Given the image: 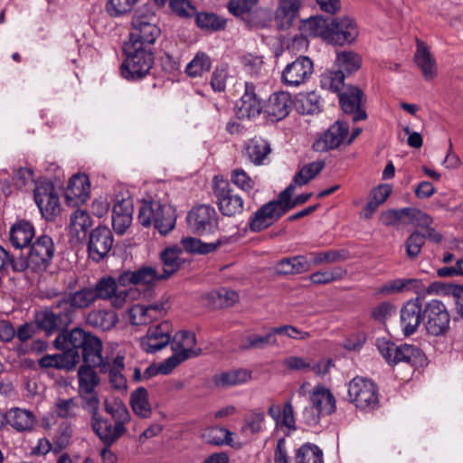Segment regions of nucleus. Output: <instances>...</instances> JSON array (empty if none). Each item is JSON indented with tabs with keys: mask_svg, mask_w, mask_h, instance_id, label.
I'll use <instances>...</instances> for the list:
<instances>
[{
	"mask_svg": "<svg viewBox=\"0 0 463 463\" xmlns=\"http://www.w3.org/2000/svg\"><path fill=\"white\" fill-rule=\"evenodd\" d=\"M212 67V61L205 52H197L193 60L186 65L185 72L188 76L195 78L208 72Z\"/></svg>",
	"mask_w": 463,
	"mask_h": 463,
	"instance_id": "8fccbe9b",
	"label": "nucleus"
},
{
	"mask_svg": "<svg viewBox=\"0 0 463 463\" xmlns=\"http://www.w3.org/2000/svg\"><path fill=\"white\" fill-rule=\"evenodd\" d=\"M138 0H109L106 10L110 16L118 17L129 13Z\"/></svg>",
	"mask_w": 463,
	"mask_h": 463,
	"instance_id": "338daca9",
	"label": "nucleus"
},
{
	"mask_svg": "<svg viewBox=\"0 0 463 463\" xmlns=\"http://www.w3.org/2000/svg\"><path fill=\"white\" fill-rule=\"evenodd\" d=\"M7 423L18 433L31 432L37 424L34 413L27 409L12 407L6 411Z\"/></svg>",
	"mask_w": 463,
	"mask_h": 463,
	"instance_id": "c756f323",
	"label": "nucleus"
},
{
	"mask_svg": "<svg viewBox=\"0 0 463 463\" xmlns=\"http://www.w3.org/2000/svg\"><path fill=\"white\" fill-rule=\"evenodd\" d=\"M292 103L291 95L288 91L275 92L269 96L263 113L268 120L278 122L289 114Z\"/></svg>",
	"mask_w": 463,
	"mask_h": 463,
	"instance_id": "cd10ccee",
	"label": "nucleus"
},
{
	"mask_svg": "<svg viewBox=\"0 0 463 463\" xmlns=\"http://www.w3.org/2000/svg\"><path fill=\"white\" fill-rule=\"evenodd\" d=\"M402 224H413L419 227H428L433 222L431 216L415 207L402 208Z\"/></svg>",
	"mask_w": 463,
	"mask_h": 463,
	"instance_id": "3c124183",
	"label": "nucleus"
},
{
	"mask_svg": "<svg viewBox=\"0 0 463 463\" xmlns=\"http://www.w3.org/2000/svg\"><path fill=\"white\" fill-rule=\"evenodd\" d=\"M424 290V284L418 279H395L387 281L377 289L383 296L397 294L404 291H412L420 294Z\"/></svg>",
	"mask_w": 463,
	"mask_h": 463,
	"instance_id": "72a5a7b5",
	"label": "nucleus"
},
{
	"mask_svg": "<svg viewBox=\"0 0 463 463\" xmlns=\"http://www.w3.org/2000/svg\"><path fill=\"white\" fill-rule=\"evenodd\" d=\"M182 250L176 247L166 248L160 254V260L163 265V273H161L164 279H168L175 273L182 265L180 254Z\"/></svg>",
	"mask_w": 463,
	"mask_h": 463,
	"instance_id": "c03bdc74",
	"label": "nucleus"
},
{
	"mask_svg": "<svg viewBox=\"0 0 463 463\" xmlns=\"http://www.w3.org/2000/svg\"><path fill=\"white\" fill-rule=\"evenodd\" d=\"M424 304L420 297L406 301L401 308V327L406 336L413 335L424 322Z\"/></svg>",
	"mask_w": 463,
	"mask_h": 463,
	"instance_id": "5701e85b",
	"label": "nucleus"
},
{
	"mask_svg": "<svg viewBox=\"0 0 463 463\" xmlns=\"http://www.w3.org/2000/svg\"><path fill=\"white\" fill-rule=\"evenodd\" d=\"M130 405L137 416L144 419L150 417L151 404L148 401V392L144 387H139L131 393Z\"/></svg>",
	"mask_w": 463,
	"mask_h": 463,
	"instance_id": "a18cd8bd",
	"label": "nucleus"
},
{
	"mask_svg": "<svg viewBox=\"0 0 463 463\" xmlns=\"http://www.w3.org/2000/svg\"><path fill=\"white\" fill-rule=\"evenodd\" d=\"M190 230L197 235L215 232L219 227V217L213 206L200 204L193 207L186 217Z\"/></svg>",
	"mask_w": 463,
	"mask_h": 463,
	"instance_id": "4468645a",
	"label": "nucleus"
},
{
	"mask_svg": "<svg viewBox=\"0 0 463 463\" xmlns=\"http://www.w3.org/2000/svg\"><path fill=\"white\" fill-rule=\"evenodd\" d=\"M271 148L269 143L260 137L251 138L246 146V156L254 165L263 164L264 159L270 154Z\"/></svg>",
	"mask_w": 463,
	"mask_h": 463,
	"instance_id": "79ce46f5",
	"label": "nucleus"
},
{
	"mask_svg": "<svg viewBox=\"0 0 463 463\" xmlns=\"http://www.w3.org/2000/svg\"><path fill=\"white\" fill-rule=\"evenodd\" d=\"M314 73V63L307 56H299L287 64L281 72V82L290 88L307 83Z\"/></svg>",
	"mask_w": 463,
	"mask_h": 463,
	"instance_id": "f3484780",
	"label": "nucleus"
},
{
	"mask_svg": "<svg viewBox=\"0 0 463 463\" xmlns=\"http://www.w3.org/2000/svg\"><path fill=\"white\" fill-rule=\"evenodd\" d=\"M162 279L161 273L150 266L141 267L134 271L126 270L118 277L119 286L125 288L131 285H151Z\"/></svg>",
	"mask_w": 463,
	"mask_h": 463,
	"instance_id": "c85d7f7f",
	"label": "nucleus"
},
{
	"mask_svg": "<svg viewBox=\"0 0 463 463\" xmlns=\"http://www.w3.org/2000/svg\"><path fill=\"white\" fill-rule=\"evenodd\" d=\"M296 463H324L322 450L314 444H304L296 454Z\"/></svg>",
	"mask_w": 463,
	"mask_h": 463,
	"instance_id": "13d9d810",
	"label": "nucleus"
},
{
	"mask_svg": "<svg viewBox=\"0 0 463 463\" xmlns=\"http://www.w3.org/2000/svg\"><path fill=\"white\" fill-rule=\"evenodd\" d=\"M92 226V220L90 213L85 210L78 209L72 213L70 220V232L78 238L80 233H86L88 229Z\"/></svg>",
	"mask_w": 463,
	"mask_h": 463,
	"instance_id": "09e8293b",
	"label": "nucleus"
},
{
	"mask_svg": "<svg viewBox=\"0 0 463 463\" xmlns=\"http://www.w3.org/2000/svg\"><path fill=\"white\" fill-rule=\"evenodd\" d=\"M33 321L39 329L43 330L46 335H52L55 333L66 334L65 331L73 318L71 311L56 307V302L50 308L42 309L34 314Z\"/></svg>",
	"mask_w": 463,
	"mask_h": 463,
	"instance_id": "f8f14e48",
	"label": "nucleus"
},
{
	"mask_svg": "<svg viewBox=\"0 0 463 463\" xmlns=\"http://www.w3.org/2000/svg\"><path fill=\"white\" fill-rule=\"evenodd\" d=\"M195 21L198 27L210 32L222 30L226 25V20L213 13H198Z\"/></svg>",
	"mask_w": 463,
	"mask_h": 463,
	"instance_id": "5fc2aeb1",
	"label": "nucleus"
},
{
	"mask_svg": "<svg viewBox=\"0 0 463 463\" xmlns=\"http://www.w3.org/2000/svg\"><path fill=\"white\" fill-rule=\"evenodd\" d=\"M172 325L169 321L150 326L146 335L140 337V347L147 354H154L171 344Z\"/></svg>",
	"mask_w": 463,
	"mask_h": 463,
	"instance_id": "4be33fe9",
	"label": "nucleus"
},
{
	"mask_svg": "<svg viewBox=\"0 0 463 463\" xmlns=\"http://www.w3.org/2000/svg\"><path fill=\"white\" fill-rule=\"evenodd\" d=\"M347 274L345 269L335 267L331 270L316 271L309 276V280L314 285H327L342 280Z\"/></svg>",
	"mask_w": 463,
	"mask_h": 463,
	"instance_id": "603ef678",
	"label": "nucleus"
},
{
	"mask_svg": "<svg viewBox=\"0 0 463 463\" xmlns=\"http://www.w3.org/2000/svg\"><path fill=\"white\" fill-rule=\"evenodd\" d=\"M414 61L420 69L425 80L430 81L436 78L438 74L437 62L432 57L429 48L422 42L418 41Z\"/></svg>",
	"mask_w": 463,
	"mask_h": 463,
	"instance_id": "473e14b6",
	"label": "nucleus"
},
{
	"mask_svg": "<svg viewBox=\"0 0 463 463\" xmlns=\"http://www.w3.org/2000/svg\"><path fill=\"white\" fill-rule=\"evenodd\" d=\"M345 72L341 70L326 71L320 75V87L334 93H341L344 87Z\"/></svg>",
	"mask_w": 463,
	"mask_h": 463,
	"instance_id": "de8ad7c7",
	"label": "nucleus"
},
{
	"mask_svg": "<svg viewBox=\"0 0 463 463\" xmlns=\"http://www.w3.org/2000/svg\"><path fill=\"white\" fill-rule=\"evenodd\" d=\"M264 420L265 414L263 411L260 410L252 411L243 419L241 433H243L245 436H251L260 433L263 430Z\"/></svg>",
	"mask_w": 463,
	"mask_h": 463,
	"instance_id": "864d4df0",
	"label": "nucleus"
},
{
	"mask_svg": "<svg viewBox=\"0 0 463 463\" xmlns=\"http://www.w3.org/2000/svg\"><path fill=\"white\" fill-rule=\"evenodd\" d=\"M210 299L214 308H227L238 301L239 296L234 290L222 288L212 292Z\"/></svg>",
	"mask_w": 463,
	"mask_h": 463,
	"instance_id": "4d7b16f0",
	"label": "nucleus"
},
{
	"mask_svg": "<svg viewBox=\"0 0 463 463\" xmlns=\"http://www.w3.org/2000/svg\"><path fill=\"white\" fill-rule=\"evenodd\" d=\"M278 340L272 327L265 335H250L245 337L241 345L244 350L249 349H264L267 346H277Z\"/></svg>",
	"mask_w": 463,
	"mask_h": 463,
	"instance_id": "49530a36",
	"label": "nucleus"
},
{
	"mask_svg": "<svg viewBox=\"0 0 463 463\" xmlns=\"http://www.w3.org/2000/svg\"><path fill=\"white\" fill-rule=\"evenodd\" d=\"M86 322L95 329L109 331L118 324V317L113 310L94 309L88 314Z\"/></svg>",
	"mask_w": 463,
	"mask_h": 463,
	"instance_id": "ea45409f",
	"label": "nucleus"
},
{
	"mask_svg": "<svg viewBox=\"0 0 463 463\" xmlns=\"http://www.w3.org/2000/svg\"><path fill=\"white\" fill-rule=\"evenodd\" d=\"M213 192L221 213L224 216L234 217L244 211V201L231 187L229 181L221 175L213 178Z\"/></svg>",
	"mask_w": 463,
	"mask_h": 463,
	"instance_id": "9d476101",
	"label": "nucleus"
},
{
	"mask_svg": "<svg viewBox=\"0 0 463 463\" xmlns=\"http://www.w3.org/2000/svg\"><path fill=\"white\" fill-rule=\"evenodd\" d=\"M300 6V0H280L275 11L278 26L282 30L289 28L298 16Z\"/></svg>",
	"mask_w": 463,
	"mask_h": 463,
	"instance_id": "c9c22d12",
	"label": "nucleus"
},
{
	"mask_svg": "<svg viewBox=\"0 0 463 463\" xmlns=\"http://www.w3.org/2000/svg\"><path fill=\"white\" fill-rule=\"evenodd\" d=\"M359 34L355 21L349 16L330 19L327 43L343 46L353 43Z\"/></svg>",
	"mask_w": 463,
	"mask_h": 463,
	"instance_id": "6ab92c4d",
	"label": "nucleus"
},
{
	"mask_svg": "<svg viewBox=\"0 0 463 463\" xmlns=\"http://www.w3.org/2000/svg\"><path fill=\"white\" fill-rule=\"evenodd\" d=\"M330 19L321 15L312 16L303 21L301 25L302 33L308 37H320L327 43L329 34Z\"/></svg>",
	"mask_w": 463,
	"mask_h": 463,
	"instance_id": "a19ab883",
	"label": "nucleus"
},
{
	"mask_svg": "<svg viewBox=\"0 0 463 463\" xmlns=\"http://www.w3.org/2000/svg\"><path fill=\"white\" fill-rule=\"evenodd\" d=\"M378 349L389 364L405 363L412 367H421L426 364V355L414 345H396L390 341H378Z\"/></svg>",
	"mask_w": 463,
	"mask_h": 463,
	"instance_id": "423d86ee",
	"label": "nucleus"
},
{
	"mask_svg": "<svg viewBox=\"0 0 463 463\" xmlns=\"http://www.w3.org/2000/svg\"><path fill=\"white\" fill-rule=\"evenodd\" d=\"M286 213L273 200L260 207L250 218L249 228L253 232H261L275 223Z\"/></svg>",
	"mask_w": 463,
	"mask_h": 463,
	"instance_id": "393cba45",
	"label": "nucleus"
},
{
	"mask_svg": "<svg viewBox=\"0 0 463 463\" xmlns=\"http://www.w3.org/2000/svg\"><path fill=\"white\" fill-rule=\"evenodd\" d=\"M310 269L308 254L285 258L276 264L277 273L285 276L305 273Z\"/></svg>",
	"mask_w": 463,
	"mask_h": 463,
	"instance_id": "e433bc0d",
	"label": "nucleus"
},
{
	"mask_svg": "<svg viewBox=\"0 0 463 463\" xmlns=\"http://www.w3.org/2000/svg\"><path fill=\"white\" fill-rule=\"evenodd\" d=\"M323 161H316L303 166L293 178V182L298 185H304L315 178L324 168Z\"/></svg>",
	"mask_w": 463,
	"mask_h": 463,
	"instance_id": "052dcab7",
	"label": "nucleus"
},
{
	"mask_svg": "<svg viewBox=\"0 0 463 463\" xmlns=\"http://www.w3.org/2000/svg\"><path fill=\"white\" fill-rule=\"evenodd\" d=\"M79 408L76 399L58 398L52 406V411L61 419H72L76 417V411Z\"/></svg>",
	"mask_w": 463,
	"mask_h": 463,
	"instance_id": "680f3d73",
	"label": "nucleus"
},
{
	"mask_svg": "<svg viewBox=\"0 0 463 463\" xmlns=\"http://www.w3.org/2000/svg\"><path fill=\"white\" fill-rule=\"evenodd\" d=\"M70 345L80 347L83 364L78 370L79 392H90L95 391L99 383V377L94 368L103 364L101 340L90 332L75 327L71 329L69 339Z\"/></svg>",
	"mask_w": 463,
	"mask_h": 463,
	"instance_id": "f257e3e1",
	"label": "nucleus"
},
{
	"mask_svg": "<svg viewBox=\"0 0 463 463\" xmlns=\"http://www.w3.org/2000/svg\"><path fill=\"white\" fill-rule=\"evenodd\" d=\"M170 304L167 299H160L149 305L136 304L128 309L132 326H146L166 316Z\"/></svg>",
	"mask_w": 463,
	"mask_h": 463,
	"instance_id": "dca6fc26",
	"label": "nucleus"
},
{
	"mask_svg": "<svg viewBox=\"0 0 463 463\" xmlns=\"http://www.w3.org/2000/svg\"><path fill=\"white\" fill-rule=\"evenodd\" d=\"M114 237L106 226H98L89 235L87 250L89 258L95 262L102 260L111 250Z\"/></svg>",
	"mask_w": 463,
	"mask_h": 463,
	"instance_id": "aec40b11",
	"label": "nucleus"
},
{
	"mask_svg": "<svg viewBox=\"0 0 463 463\" xmlns=\"http://www.w3.org/2000/svg\"><path fill=\"white\" fill-rule=\"evenodd\" d=\"M35 231L33 225L25 220L16 222L9 232L11 244L15 249H24L32 243Z\"/></svg>",
	"mask_w": 463,
	"mask_h": 463,
	"instance_id": "f704fd0d",
	"label": "nucleus"
},
{
	"mask_svg": "<svg viewBox=\"0 0 463 463\" xmlns=\"http://www.w3.org/2000/svg\"><path fill=\"white\" fill-rule=\"evenodd\" d=\"M154 19L153 15H134L128 43L138 47L153 44L161 34L160 28L153 22Z\"/></svg>",
	"mask_w": 463,
	"mask_h": 463,
	"instance_id": "2eb2a0df",
	"label": "nucleus"
},
{
	"mask_svg": "<svg viewBox=\"0 0 463 463\" xmlns=\"http://www.w3.org/2000/svg\"><path fill=\"white\" fill-rule=\"evenodd\" d=\"M70 333L59 334L53 344L56 349L62 350L61 354H47L39 360V365L42 368H56L71 371L75 368L80 360V347H74L70 345Z\"/></svg>",
	"mask_w": 463,
	"mask_h": 463,
	"instance_id": "0eeeda50",
	"label": "nucleus"
},
{
	"mask_svg": "<svg viewBox=\"0 0 463 463\" xmlns=\"http://www.w3.org/2000/svg\"><path fill=\"white\" fill-rule=\"evenodd\" d=\"M348 133L349 125L346 122L337 120L315 138L312 148L319 153L336 149L345 144Z\"/></svg>",
	"mask_w": 463,
	"mask_h": 463,
	"instance_id": "a211bd4d",
	"label": "nucleus"
},
{
	"mask_svg": "<svg viewBox=\"0 0 463 463\" xmlns=\"http://www.w3.org/2000/svg\"><path fill=\"white\" fill-rule=\"evenodd\" d=\"M348 397L350 402L361 411H373L379 404L376 384L364 377L356 376L349 382Z\"/></svg>",
	"mask_w": 463,
	"mask_h": 463,
	"instance_id": "9b49d317",
	"label": "nucleus"
},
{
	"mask_svg": "<svg viewBox=\"0 0 463 463\" xmlns=\"http://www.w3.org/2000/svg\"><path fill=\"white\" fill-rule=\"evenodd\" d=\"M34 201L43 216L47 221H52L61 212L59 196L51 183H42L33 191Z\"/></svg>",
	"mask_w": 463,
	"mask_h": 463,
	"instance_id": "412c9836",
	"label": "nucleus"
},
{
	"mask_svg": "<svg viewBox=\"0 0 463 463\" xmlns=\"http://www.w3.org/2000/svg\"><path fill=\"white\" fill-rule=\"evenodd\" d=\"M90 194V184L84 175H74L69 181L64 195L69 205L77 206L87 201Z\"/></svg>",
	"mask_w": 463,
	"mask_h": 463,
	"instance_id": "7c9ffc66",
	"label": "nucleus"
},
{
	"mask_svg": "<svg viewBox=\"0 0 463 463\" xmlns=\"http://www.w3.org/2000/svg\"><path fill=\"white\" fill-rule=\"evenodd\" d=\"M251 374L252 372L248 369H233L213 375V382L215 386L222 388L241 385L250 382Z\"/></svg>",
	"mask_w": 463,
	"mask_h": 463,
	"instance_id": "58836bf2",
	"label": "nucleus"
},
{
	"mask_svg": "<svg viewBox=\"0 0 463 463\" xmlns=\"http://www.w3.org/2000/svg\"><path fill=\"white\" fill-rule=\"evenodd\" d=\"M261 99L255 91V85L245 82V90L239 102L236 104V116L238 119H252L263 112Z\"/></svg>",
	"mask_w": 463,
	"mask_h": 463,
	"instance_id": "a878e982",
	"label": "nucleus"
},
{
	"mask_svg": "<svg viewBox=\"0 0 463 463\" xmlns=\"http://www.w3.org/2000/svg\"><path fill=\"white\" fill-rule=\"evenodd\" d=\"M231 182L245 193H250L255 187V181L242 168L231 171Z\"/></svg>",
	"mask_w": 463,
	"mask_h": 463,
	"instance_id": "e2e57ef3",
	"label": "nucleus"
},
{
	"mask_svg": "<svg viewBox=\"0 0 463 463\" xmlns=\"http://www.w3.org/2000/svg\"><path fill=\"white\" fill-rule=\"evenodd\" d=\"M335 63L338 70L351 73L360 68L361 58L353 52H341L336 54Z\"/></svg>",
	"mask_w": 463,
	"mask_h": 463,
	"instance_id": "bf43d9fd",
	"label": "nucleus"
},
{
	"mask_svg": "<svg viewBox=\"0 0 463 463\" xmlns=\"http://www.w3.org/2000/svg\"><path fill=\"white\" fill-rule=\"evenodd\" d=\"M311 408L304 410V416L308 425H317L322 416L333 414L336 410V400L327 387L316 385L309 392Z\"/></svg>",
	"mask_w": 463,
	"mask_h": 463,
	"instance_id": "1a4fd4ad",
	"label": "nucleus"
},
{
	"mask_svg": "<svg viewBox=\"0 0 463 463\" xmlns=\"http://www.w3.org/2000/svg\"><path fill=\"white\" fill-rule=\"evenodd\" d=\"M298 102V109L302 114H313L320 110V98L314 91L301 96Z\"/></svg>",
	"mask_w": 463,
	"mask_h": 463,
	"instance_id": "69168bd1",
	"label": "nucleus"
},
{
	"mask_svg": "<svg viewBox=\"0 0 463 463\" xmlns=\"http://www.w3.org/2000/svg\"><path fill=\"white\" fill-rule=\"evenodd\" d=\"M126 59L121 65V75L127 80L146 77L154 64V54L146 47L125 43Z\"/></svg>",
	"mask_w": 463,
	"mask_h": 463,
	"instance_id": "20e7f679",
	"label": "nucleus"
},
{
	"mask_svg": "<svg viewBox=\"0 0 463 463\" xmlns=\"http://www.w3.org/2000/svg\"><path fill=\"white\" fill-rule=\"evenodd\" d=\"M310 265L319 266L345 261L350 259V252L345 249L330 250L326 251L309 252Z\"/></svg>",
	"mask_w": 463,
	"mask_h": 463,
	"instance_id": "37998d69",
	"label": "nucleus"
},
{
	"mask_svg": "<svg viewBox=\"0 0 463 463\" xmlns=\"http://www.w3.org/2000/svg\"><path fill=\"white\" fill-rule=\"evenodd\" d=\"M195 344V335L188 331H179L175 333L171 339V348L173 352L182 356L187 355V359L199 354V352L194 348Z\"/></svg>",
	"mask_w": 463,
	"mask_h": 463,
	"instance_id": "4c0bfd02",
	"label": "nucleus"
},
{
	"mask_svg": "<svg viewBox=\"0 0 463 463\" xmlns=\"http://www.w3.org/2000/svg\"><path fill=\"white\" fill-rule=\"evenodd\" d=\"M91 287H83L74 292H70L56 301V307L71 311L74 318L76 310L85 309L96 302Z\"/></svg>",
	"mask_w": 463,
	"mask_h": 463,
	"instance_id": "bb28decb",
	"label": "nucleus"
},
{
	"mask_svg": "<svg viewBox=\"0 0 463 463\" xmlns=\"http://www.w3.org/2000/svg\"><path fill=\"white\" fill-rule=\"evenodd\" d=\"M132 203L128 200H118L112 210V227L116 233L122 235L132 222Z\"/></svg>",
	"mask_w": 463,
	"mask_h": 463,
	"instance_id": "2f4dec72",
	"label": "nucleus"
},
{
	"mask_svg": "<svg viewBox=\"0 0 463 463\" xmlns=\"http://www.w3.org/2000/svg\"><path fill=\"white\" fill-rule=\"evenodd\" d=\"M104 410L111 420L100 414L90 420V426L104 446H112L127 433L131 415L126 404L118 398L106 400Z\"/></svg>",
	"mask_w": 463,
	"mask_h": 463,
	"instance_id": "f03ea898",
	"label": "nucleus"
},
{
	"mask_svg": "<svg viewBox=\"0 0 463 463\" xmlns=\"http://www.w3.org/2000/svg\"><path fill=\"white\" fill-rule=\"evenodd\" d=\"M339 103L343 111L353 115V121L364 120L367 114L364 109V92L355 86H348L339 93Z\"/></svg>",
	"mask_w": 463,
	"mask_h": 463,
	"instance_id": "b1692460",
	"label": "nucleus"
},
{
	"mask_svg": "<svg viewBox=\"0 0 463 463\" xmlns=\"http://www.w3.org/2000/svg\"><path fill=\"white\" fill-rule=\"evenodd\" d=\"M137 218L141 225H154L161 234H167L175 225V217L171 208L158 201L142 202Z\"/></svg>",
	"mask_w": 463,
	"mask_h": 463,
	"instance_id": "39448f33",
	"label": "nucleus"
},
{
	"mask_svg": "<svg viewBox=\"0 0 463 463\" xmlns=\"http://www.w3.org/2000/svg\"><path fill=\"white\" fill-rule=\"evenodd\" d=\"M426 237L420 232H413L405 241L404 246L406 250V255L409 259H416L420 251L421 248L425 243Z\"/></svg>",
	"mask_w": 463,
	"mask_h": 463,
	"instance_id": "0e129e2a",
	"label": "nucleus"
},
{
	"mask_svg": "<svg viewBox=\"0 0 463 463\" xmlns=\"http://www.w3.org/2000/svg\"><path fill=\"white\" fill-rule=\"evenodd\" d=\"M258 2L259 0H230L227 8L232 14L240 17L249 14Z\"/></svg>",
	"mask_w": 463,
	"mask_h": 463,
	"instance_id": "774afa93",
	"label": "nucleus"
},
{
	"mask_svg": "<svg viewBox=\"0 0 463 463\" xmlns=\"http://www.w3.org/2000/svg\"><path fill=\"white\" fill-rule=\"evenodd\" d=\"M118 279L111 276H104L91 287L94 291L95 298L109 300L115 308H121L127 303L133 301L138 298L140 292L134 287L125 289H118Z\"/></svg>",
	"mask_w": 463,
	"mask_h": 463,
	"instance_id": "6e6552de",
	"label": "nucleus"
},
{
	"mask_svg": "<svg viewBox=\"0 0 463 463\" xmlns=\"http://www.w3.org/2000/svg\"><path fill=\"white\" fill-rule=\"evenodd\" d=\"M424 326L432 336H443L449 330L450 315L445 304L439 299H431L424 304Z\"/></svg>",
	"mask_w": 463,
	"mask_h": 463,
	"instance_id": "ddd939ff",
	"label": "nucleus"
},
{
	"mask_svg": "<svg viewBox=\"0 0 463 463\" xmlns=\"http://www.w3.org/2000/svg\"><path fill=\"white\" fill-rule=\"evenodd\" d=\"M181 245L186 252L207 254L214 251L219 247L220 242L205 243L196 238L185 237L181 240Z\"/></svg>",
	"mask_w": 463,
	"mask_h": 463,
	"instance_id": "6e6d98bb",
	"label": "nucleus"
},
{
	"mask_svg": "<svg viewBox=\"0 0 463 463\" xmlns=\"http://www.w3.org/2000/svg\"><path fill=\"white\" fill-rule=\"evenodd\" d=\"M54 256V244L48 235H41L30 244L26 257L21 256V263L16 264V269L30 270L33 273L43 272L50 266Z\"/></svg>",
	"mask_w": 463,
	"mask_h": 463,
	"instance_id": "7ed1b4c3",
	"label": "nucleus"
}]
</instances>
